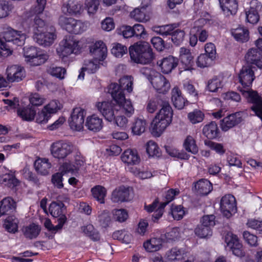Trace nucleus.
Here are the masks:
<instances>
[{
    "instance_id": "nucleus-1",
    "label": "nucleus",
    "mask_w": 262,
    "mask_h": 262,
    "mask_svg": "<svg viewBox=\"0 0 262 262\" xmlns=\"http://www.w3.org/2000/svg\"><path fill=\"white\" fill-rule=\"evenodd\" d=\"M133 81L134 78L132 76H124L120 79L119 84L111 83L108 91L113 100L119 106L120 111L128 117L133 114L134 109L130 100L125 98L124 92H132Z\"/></svg>"
},
{
    "instance_id": "nucleus-2",
    "label": "nucleus",
    "mask_w": 262,
    "mask_h": 262,
    "mask_svg": "<svg viewBox=\"0 0 262 262\" xmlns=\"http://www.w3.org/2000/svg\"><path fill=\"white\" fill-rule=\"evenodd\" d=\"M172 110L168 103L164 102L151 124L150 132L154 137H159L172 121Z\"/></svg>"
},
{
    "instance_id": "nucleus-3",
    "label": "nucleus",
    "mask_w": 262,
    "mask_h": 262,
    "mask_svg": "<svg viewBox=\"0 0 262 262\" xmlns=\"http://www.w3.org/2000/svg\"><path fill=\"white\" fill-rule=\"evenodd\" d=\"M131 60L137 63H150L154 58V53L149 44L146 41H139L130 46L128 49Z\"/></svg>"
},
{
    "instance_id": "nucleus-4",
    "label": "nucleus",
    "mask_w": 262,
    "mask_h": 262,
    "mask_svg": "<svg viewBox=\"0 0 262 262\" xmlns=\"http://www.w3.org/2000/svg\"><path fill=\"white\" fill-rule=\"evenodd\" d=\"M24 55L28 62L32 66H37L44 63L49 58L48 55L42 53L37 48L34 46L25 47Z\"/></svg>"
},
{
    "instance_id": "nucleus-5",
    "label": "nucleus",
    "mask_w": 262,
    "mask_h": 262,
    "mask_svg": "<svg viewBox=\"0 0 262 262\" xmlns=\"http://www.w3.org/2000/svg\"><path fill=\"white\" fill-rule=\"evenodd\" d=\"M59 25L68 32L75 34H80L86 29V26L79 20L72 17L61 16L58 19Z\"/></svg>"
},
{
    "instance_id": "nucleus-6",
    "label": "nucleus",
    "mask_w": 262,
    "mask_h": 262,
    "mask_svg": "<svg viewBox=\"0 0 262 262\" xmlns=\"http://www.w3.org/2000/svg\"><path fill=\"white\" fill-rule=\"evenodd\" d=\"M74 149L73 145L70 142L59 141L51 146V152L55 158L63 159L71 154Z\"/></svg>"
},
{
    "instance_id": "nucleus-7",
    "label": "nucleus",
    "mask_w": 262,
    "mask_h": 262,
    "mask_svg": "<svg viewBox=\"0 0 262 262\" xmlns=\"http://www.w3.org/2000/svg\"><path fill=\"white\" fill-rule=\"evenodd\" d=\"M59 56L63 58L72 53L77 54L79 51L78 41L74 40L71 36L66 37L60 43L57 49Z\"/></svg>"
},
{
    "instance_id": "nucleus-8",
    "label": "nucleus",
    "mask_w": 262,
    "mask_h": 262,
    "mask_svg": "<svg viewBox=\"0 0 262 262\" xmlns=\"http://www.w3.org/2000/svg\"><path fill=\"white\" fill-rule=\"evenodd\" d=\"M85 115L86 113L84 109L80 107L74 108L69 120L71 128L77 131L81 130L83 127Z\"/></svg>"
},
{
    "instance_id": "nucleus-9",
    "label": "nucleus",
    "mask_w": 262,
    "mask_h": 262,
    "mask_svg": "<svg viewBox=\"0 0 262 262\" xmlns=\"http://www.w3.org/2000/svg\"><path fill=\"white\" fill-rule=\"evenodd\" d=\"M152 73L154 74L150 77V81L157 92L162 94L167 92L170 88L169 81L159 73H155L154 71ZM148 78L149 79V78Z\"/></svg>"
},
{
    "instance_id": "nucleus-10",
    "label": "nucleus",
    "mask_w": 262,
    "mask_h": 262,
    "mask_svg": "<svg viewBox=\"0 0 262 262\" xmlns=\"http://www.w3.org/2000/svg\"><path fill=\"white\" fill-rule=\"evenodd\" d=\"M220 208L224 215L229 217L236 212V203L234 196L227 194L222 197L220 202Z\"/></svg>"
},
{
    "instance_id": "nucleus-11",
    "label": "nucleus",
    "mask_w": 262,
    "mask_h": 262,
    "mask_svg": "<svg viewBox=\"0 0 262 262\" xmlns=\"http://www.w3.org/2000/svg\"><path fill=\"white\" fill-rule=\"evenodd\" d=\"M243 113L241 112L231 114L220 121L222 129L226 132L243 121Z\"/></svg>"
},
{
    "instance_id": "nucleus-12",
    "label": "nucleus",
    "mask_w": 262,
    "mask_h": 262,
    "mask_svg": "<svg viewBox=\"0 0 262 262\" xmlns=\"http://www.w3.org/2000/svg\"><path fill=\"white\" fill-rule=\"evenodd\" d=\"M180 59L181 60V64L179 67L180 72L190 71L193 69V57L189 49L184 47L180 48Z\"/></svg>"
},
{
    "instance_id": "nucleus-13",
    "label": "nucleus",
    "mask_w": 262,
    "mask_h": 262,
    "mask_svg": "<svg viewBox=\"0 0 262 262\" xmlns=\"http://www.w3.org/2000/svg\"><path fill=\"white\" fill-rule=\"evenodd\" d=\"M6 74L7 80L9 82H19L26 77L25 69L17 65L8 67Z\"/></svg>"
},
{
    "instance_id": "nucleus-14",
    "label": "nucleus",
    "mask_w": 262,
    "mask_h": 262,
    "mask_svg": "<svg viewBox=\"0 0 262 262\" xmlns=\"http://www.w3.org/2000/svg\"><path fill=\"white\" fill-rule=\"evenodd\" d=\"M225 242L234 255L238 257L244 256L242 244L239 242L236 235L228 233L225 237Z\"/></svg>"
},
{
    "instance_id": "nucleus-15",
    "label": "nucleus",
    "mask_w": 262,
    "mask_h": 262,
    "mask_svg": "<svg viewBox=\"0 0 262 262\" xmlns=\"http://www.w3.org/2000/svg\"><path fill=\"white\" fill-rule=\"evenodd\" d=\"M26 35L21 31H17L14 29H11L4 33L3 39L6 42L12 43L18 46H22L24 44Z\"/></svg>"
},
{
    "instance_id": "nucleus-16",
    "label": "nucleus",
    "mask_w": 262,
    "mask_h": 262,
    "mask_svg": "<svg viewBox=\"0 0 262 262\" xmlns=\"http://www.w3.org/2000/svg\"><path fill=\"white\" fill-rule=\"evenodd\" d=\"M115 103L118 105L113 100L112 102L104 101L97 104L98 110L108 121H112L115 119V112L113 108V105H114ZM118 106L119 107V105Z\"/></svg>"
},
{
    "instance_id": "nucleus-17",
    "label": "nucleus",
    "mask_w": 262,
    "mask_h": 262,
    "mask_svg": "<svg viewBox=\"0 0 262 262\" xmlns=\"http://www.w3.org/2000/svg\"><path fill=\"white\" fill-rule=\"evenodd\" d=\"M131 199L132 195L129 188L124 186H121L118 189L114 190L111 197L112 201L115 203L128 201Z\"/></svg>"
},
{
    "instance_id": "nucleus-18",
    "label": "nucleus",
    "mask_w": 262,
    "mask_h": 262,
    "mask_svg": "<svg viewBox=\"0 0 262 262\" xmlns=\"http://www.w3.org/2000/svg\"><path fill=\"white\" fill-rule=\"evenodd\" d=\"M56 36L53 32H41L33 35L34 40L40 45L44 47L50 46L51 45Z\"/></svg>"
},
{
    "instance_id": "nucleus-19",
    "label": "nucleus",
    "mask_w": 262,
    "mask_h": 262,
    "mask_svg": "<svg viewBox=\"0 0 262 262\" xmlns=\"http://www.w3.org/2000/svg\"><path fill=\"white\" fill-rule=\"evenodd\" d=\"M90 52L94 59H97L100 62L106 57L107 49L102 41H99L90 48Z\"/></svg>"
},
{
    "instance_id": "nucleus-20",
    "label": "nucleus",
    "mask_w": 262,
    "mask_h": 262,
    "mask_svg": "<svg viewBox=\"0 0 262 262\" xmlns=\"http://www.w3.org/2000/svg\"><path fill=\"white\" fill-rule=\"evenodd\" d=\"M100 64V62L97 59L85 60L78 78L79 79L84 78V71H86L90 74L95 73L99 69Z\"/></svg>"
},
{
    "instance_id": "nucleus-21",
    "label": "nucleus",
    "mask_w": 262,
    "mask_h": 262,
    "mask_svg": "<svg viewBox=\"0 0 262 262\" xmlns=\"http://www.w3.org/2000/svg\"><path fill=\"white\" fill-rule=\"evenodd\" d=\"M178 59L172 56H169L163 59L159 64L161 71L164 74L170 73L178 64Z\"/></svg>"
},
{
    "instance_id": "nucleus-22",
    "label": "nucleus",
    "mask_w": 262,
    "mask_h": 262,
    "mask_svg": "<svg viewBox=\"0 0 262 262\" xmlns=\"http://www.w3.org/2000/svg\"><path fill=\"white\" fill-rule=\"evenodd\" d=\"M16 208V202L11 198H5L0 203V217L13 212Z\"/></svg>"
},
{
    "instance_id": "nucleus-23",
    "label": "nucleus",
    "mask_w": 262,
    "mask_h": 262,
    "mask_svg": "<svg viewBox=\"0 0 262 262\" xmlns=\"http://www.w3.org/2000/svg\"><path fill=\"white\" fill-rule=\"evenodd\" d=\"M221 8L227 15H234L238 9L237 0H219Z\"/></svg>"
},
{
    "instance_id": "nucleus-24",
    "label": "nucleus",
    "mask_w": 262,
    "mask_h": 262,
    "mask_svg": "<svg viewBox=\"0 0 262 262\" xmlns=\"http://www.w3.org/2000/svg\"><path fill=\"white\" fill-rule=\"evenodd\" d=\"M122 161L128 165H136L140 162V159L136 150L127 149L121 156Z\"/></svg>"
},
{
    "instance_id": "nucleus-25",
    "label": "nucleus",
    "mask_w": 262,
    "mask_h": 262,
    "mask_svg": "<svg viewBox=\"0 0 262 262\" xmlns=\"http://www.w3.org/2000/svg\"><path fill=\"white\" fill-rule=\"evenodd\" d=\"M34 165L36 171L43 176L48 174L51 167V164L46 158H38L35 161Z\"/></svg>"
},
{
    "instance_id": "nucleus-26",
    "label": "nucleus",
    "mask_w": 262,
    "mask_h": 262,
    "mask_svg": "<svg viewBox=\"0 0 262 262\" xmlns=\"http://www.w3.org/2000/svg\"><path fill=\"white\" fill-rule=\"evenodd\" d=\"M194 188L199 194L206 195L212 190V185L208 180L202 179L195 183Z\"/></svg>"
},
{
    "instance_id": "nucleus-27",
    "label": "nucleus",
    "mask_w": 262,
    "mask_h": 262,
    "mask_svg": "<svg viewBox=\"0 0 262 262\" xmlns=\"http://www.w3.org/2000/svg\"><path fill=\"white\" fill-rule=\"evenodd\" d=\"M85 126L91 131L99 132L102 128V120L97 115H93L87 118Z\"/></svg>"
},
{
    "instance_id": "nucleus-28",
    "label": "nucleus",
    "mask_w": 262,
    "mask_h": 262,
    "mask_svg": "<svg viewBox=\"0 0 262 262\" xmlns=\"http://www.w3.org/2000/svg\"><path fill=\"white\" fill-rule=\"evenodd\" d=\"M203 133L208 139H213L217 137L220 130L217 123L211 121L205 125L203 128Z\"/></svg>"
},
{
    "instance_id": "nucleus-29",
    "label": "nucleus",
    "mask_w": 262,
    "mask_h": 262,
    "mask_svg": "<svg viewBox=\"0 0 262 262\" xmlns=\"http://www.w3.org/2000/svg\"><path fill=\"white\" fill-rule=\"evenodd\" d=\"M0 183L9 187L13 188L18 185V181L11 171L7 170L6 173L0 177Z\"/></svg>"
},
{
    "instance_id": "nucleus-30",
    "label": "nucleus",
    "mask_w": 262,
    "mask_h": 262,
    "mask_svg": "<svg viewBox=\"0 0 262 262\" xmlns=\"http://www.w3.org/2000/svg\"><path fill=\"white\" fill-rule=\"evenodd\" d=\"M171 100L173 105L178 110L183 108L187 102L181 95V92L178 88H174L172 90Z\"/></svg>"
},
{
    "instance_id": "nucleus-31",
    "label": "nucleus",
    "mask_w": 262,
    "mask_h": 262,
    "mask_svg": "<svg viewBox=\"0 0 262 262\" xmlns=\"http://www.w3.org/2000/svg\"><path fill=\"white\" fill-rule=\"evenodd\" d=\"M231 34L238 41L246 42L249 38V31L244 27H239L231 30Z\"/></svg>"
},
{
    "instance_id": "nucleus-32",
    "label": "nucleus",
    "mask_w": 262,
    "mask_h": 262,
    "mask_svg": "<svg viewBox=\"0 0 262 262\" xmlns=\"http://www.w3.org/2000/svg\"><path fill=\"white\" fill-rule=\"evenodd\" d=\"M186 254L184 249L174 247L167 252L166 257L169 261L180 260L184 257Z\"/></svg>"
},
{
    "instance_id": "nucleus-33",
    "label": "nucleus",
    "mask_w": 262,
    "mask_h": 262,
    "mask_svg": "<svg viewBox=\"0 0 262 262\" xmlns=\"http://www.w3.org/2000/svg\"><path fill=\"white\" fill-rule=\"evenodd\" d=\"M66 209L64 204L61 202H53L49 206V210L51 215L54 217H60L63 214V210Z\"/></svg>"
},
{
    "instance_id": "nucleus-34",
    "label": "nucleus",
    "mask_w": 262,
    "mask_h": 262,
    "mask_svg": "<svg viewBox=\"0 0 262 262\" xmlns=\"http://www.w3.org/2000/svg\"><path fill=\"white\" fill-rule=\"evenodd\" d=\"M36 110L33 106H27L17 110V114L23 120L31 121L34 119Z\"/></svg>"
},
{
    "instance_id": "nucleus-35",
    "label": "nucleus",
    "mask_w": 262,
    "mask_h": 262,
    "mask_svg": "<svg viewBox=\"0 0 262 262\" xmlns=\"http://www.w3.org/2000/svg\"><path fill=\"white\" fill-rule=\"evenodd\" d=\"M67 221L66 215H62L58 219V224L54 226L49 219H46L44 223V225L49 231H51L52 233H56L59 230L62 229L63 225Z\"/></svg>"
},
{
    "instance_id": "nucleus-36",
    "label": "nucleus",
    "mask_w": 262,
    "mask_h": 262,
    "mask_svg": "<svg viewBox=\"0 0 262 262\" xmlns=\"http://www.w3.org/2000/svg\"><path fill=\"white\" fill-rule=\"evenodd\" d=\"M205 21V19L204 18L199 19L194 23L193 26V27L198 29V36L199 41L201 42H205L208 37V32L203 28Z\"/></svg>"
},
{
    "instance_id": "nucleus-37",
    "label": "nucleus",
    "mask_w": 262,
    "mask_h": 262,
    "mask_svg": "<svg viewBox=\"0 0 262 262\" xmlns=\"http://www.w3.org/2000/svg\"><path fill=\"white\" fill-rule=\"evenodd\" d=\"M18 221L14 215L8 216L5 220L4 227L10 233H14L17 231Z\"/></svg>"
},
{
    "instance_id": "nucleus-38",
    "label": "nucleus",
    "mask_w": 262,
    "mask_h": 262,
    "mask_svg": "<svg viewBox=\"0 0 262 262\" xmlns=\"http://www.w3.org/2000/svg\"><path fill=\"white\" fill-rule=\"evenodd\" d=\"M40 231V228L38 225L32 224L25 227L23 229L24 235L29 239L36 238Z\"/></svg>"
},
{
    "instance_id": "nucleus-39",
    "label": "nucleus",
    "mask_w": 262,
    "mask_h": 262,
    "mask_svg": "<svg viewBox=\"0 0 262 262\" xmlns=\"http://www.w3.org/2000/svg\"><path fill=\"white\" fill-rule=\"evenodd\" d=\"M66 8L68 13L71 15L80 14L82 11V4L77 1L69 0Z\"/></svg>"
},
{
    "instance_id": "nucleus-40",
    "label": "nucleus",
    "mask_w": 262,
    "mask_h": 262,
    "mask_svg": "<svg viewBox=\"0 0 262 262\" xmlns=\"http://www.w3.org/2000/svg\"><path fill=\"white\" fill-rule=\"evenodd\" d=\"M130 15L138 21L145 22L149 19L148 15L146 14V9L142 7L135 9L130 12Z\"/></svg>"
},
{
    "instance_id": "nucleus-41",
    "label": "nucleus",
    "mask_w": 262,
    "mask_h": 262,
    "mask_svg": "<svg viewBox=\"0 0 262 262\" xmlns=\"http://www.w3.org/2000/svg\"><path fill=\"white\" fill-rule=\"evenodd\" d=\"M146 122L144 119H137L133 123L132 127V133L135 135H141L146 129Z\"/></svg>"
},
{
    "instance_id": "nucleus-42",
    "label": "nucleus",
    "mask_w": 262,
    "mask_h": 262,
    "mask_svg": "<svg viewBox=\"0 0 262 262\" xmlns=\"http://www.w3.org/2000/svg\"><path fill=\"white\" fill-rule=\"evenodd\" d=\"M166 101L159 97L151 99L147 102L146 110L149 113H154L159 107H162L164 102Z\"/></svg>"
},
{
    "instance_id": "nucleus-43",
    "label": "nucleus",
    "mask_w": 262,
    "mask_h": 262,
    "mask_svg": "<svg viewBox=\"0 0 262 262\" xmlns=\"http://www.w3.org/2000/svg\"><path fill=\"white\" fill-rule=\"evenodd\" d=\"M93 197L100 203H104V198L106 196V190L105 188L101 186L98 185L91 189Z\"/></svg>"
},
{
    "instance_id": "nucleus-44",
    "label": "nucleus",
    "mask_w": 262,
    "mask_h": 262,
    "mask_svg": "<svg viewBox=\"0 0 262 262\" xmlns=\"http://www.w3.org/2000/svg\"><path fill=\"white\" fill-rule=\"evenodd\" d=\"M214 60V58L204 53L200 54L198 57L196 63L198 67L204 68L212 66Z\"/></svg>"
},
{
    "instance_id": "nucleus-45",
    "label": "nucleus",
    "mask_w": 262,
    "mask_h": 262,
    "mask_svg": "<svg viewBox=\"0 0 262 262\" xmlns=\"http://www.w3.org/2000/svg\"><path fill=\"white\" fill-rule=\"evenodd\" d=\"M146 152L150 157H160L161 156V151L157 143L150 140L146 144Z\"/></svg>"
},
{
    "instance_id": "nucleus-46",
    "label": "nucleus",
    "mask_w": 262,
    "mask_h": 262,
    "mask_svg": "<svg viewBox=\"0 0 262 262\" xmlns=\"http://www.w3.org/2000/svg\"><path fill=\"white\" fill-rule=\"evenodd\" d=\"M30 29L33 33V35H35L39 32L44 31L46 27L45 22L42 19L35 16L34 20L31 23Z\"/></svg>"
},
{
    "instance_id": "nucleus-47",
    "label": "nucleus",
    "mask_w": 262,
    "mask_h": 262,
    "mask_svg": "<svg viewBox=\"0 0 262 262\" xmlns=\"http://www.w3.org/2000/svg\"><path fill=\"white\" fill-rule=\"evenodd\" d=\"M161 241L160 239L151 238L145 242L143 244L144 248L148 252H155L159 250L161 247Z\"/></svg>"
},
{
    "instance_id": "nucleus-48",
    "label": "nucleus",
    "mask_w": 262,
    "mask_h": 262,
    "mask_svg": "<svg viewBox=\"0 0 262 262\" xmlns=\"http://www.w3.org/2000/svg\"><path fill=\"white\" fill-rule=\"evenodd\" d=\"M183 146L186 151L195 154L198 151V148L196 145L195 141L191 136H188L184 140Z\"/></svg>"
},
{
    "instance_id": "nucleus-49",
    "label": "nucleus",
    "mask_w": 262,
    "mask_h": 262,
    "mask_svg": "<svg viewBox=\"0 0 262 262\" xmlns=\"http://www.w3.org/2000/svg\"><path fill=\"white\" fill-rule=\"evenodd\" d=\"M223 86L222 80L221 78L214 76L208 81L207 88L211 92H217Z\"/></svg>"
},
{
    "instance_id": "nucleus-50",
    "label": "nucleus",
    "mask_w": 262,
    "mask_h": 262,
    "mask_svg": "<svg viewBox=\"0 0 262 262\" xmlns=\"http://www.w3.org/2000/svg\"><path fill=\"white\" fill-rule=\"evenodd\" d=\"M195 234L201 238H206L212 235V229L202 224L199 225L195 229Z\"/></svg>"
},
{
    "instance_id": "nucleus-51",
    "label": "nucleus",
    "mask_w": 262,
    "mask_h": 262,
    "mask_svg": "<svg viewBox=\"0 0 262 262\" xmlns=\"http://www.w3.org/2000/svg\"><path fill=\"white\" fill-rule=\"evenodd\" d=\"M177 27L176 24H171L161 26H155L154 30L155 32L162 36H167L171 33V31Z\"/></svg>"
},
{
    "instance_id": "nucleus-52",
    "label": "nucleus",
    "mask_w": 262,
    "mask_h": 262,
    "mask_svg": "<svg viewBox=\"0 0 262 262\" xmlns=\"http://www.w3.org/2000/svg\"><path fill=\"white\" fill-rule=\"evenodd\" d=\"M245 58L248 63L254 64L260 58V54L257 49L252 48L248 51Z\"/></svg>"
},
{
    "instance_id": "nucleus-53",
    "label": "nucleus",
    "mask_w": 262,
    "mask_h": 262,
    "mask_svg": "<svg viewBox=\"0 0 262 262\" xmlns=\"http://www.w3.org/2000/svg\"><path fill=\"white\" fill-rule=\"evenodd\" d=\"M188 118L192 124L201 122L204 118V114L202 111L195 110L188 114Z\"/></svg>"
},
{
    "instance_id": "nucleus-54",
    "label": "nucleus",
    "mask_w": 262,
    "mask_h": 262,
    "mask_svg": "<svg viewBox=\"0 0 262 262\" xmlns=\"http://www.w3.org/2000/svg\"><path fill=\"white\" fill-rule=\"evenodd\" d=\"M171 40L177 46L180 45L184 40L185 32L183 30L177 29L171 31Z\"/></svg>"
},
{
    "instance_id": "nucleus-55",
    "label": "nucleus",
    "mask_w": 262,
    "mask_h": 262,
    "mask_svg": "<svg viewBox=\"0 0 262 262\" xmlns=\"http://www.w3.org/2000/svg\"><path fill=\"white\" fill-rule=\"evenodd\" d=\"M98 220L102 227H107L111 222V216L109 212L107 210H103L99 212Z\"/></svg>"
},
{
    "instance_id": "nucleus-56",
    "label": "nucleus",
    "mask_w": 262,
    "mask_h": 262,
    "mask_svg": "<svg viewBox=\"0 0 262 262\" xmlns=\"http://www.w3.org/2000/svg\"><path fill=\"white\" fill-rule=\"evenodd\" d=\"M48 72L53 76L62 79L64 77L66 70L64 68L59 67H51L48 69Z\"/></svg>"
},
{
    "instance_id": "nucleus-57",
    "label": "nucleus",
    "mask_w": 262,
    "mask_h": 262,
    "mask_svg": "<svg viewBox=\"0 0 262 262\" xmlns=\"http://www.w3.org/2000/svg\"><path fill=\"white\" fill-rule=\"evenodd\" d=\"M246 19L247 21L252 24H256L259 19V16L257 10L253 7L246 12Z\"/></svg>"
},
{
    "instance_id": "nucleus-58",
    "label": "nucleus",
    "mask_w": 262,
    "mask_h": 262,
    "mask_svg": "<svg viewBox=\"0 0 262 262\" xmlns=\"http://www.w3.org/2000/svg\"><path fill=\"white\" fill-rule=\"evenodd\" d=\"M127 52V47L119 43H115L111 50L112 53L117 57H121Z\"/></svg>"
},
{
    "instance_id": "nucleus-59",
    "label": "nucleus",
    "mask_w": 262,
    "mask_h": 262,
    "mask_svg": "<svg viewBox=\"0 0 262 262\" xmlns=\"http://www.w3.org/2000/svg\"><path fill=\"white\" fill-rule=\"evenodd\" d=\"M112 213L114 219L120 223L125 221L128 217L127 212L123 209H115Z\"/></svg>"
},
{
    "instance_id": "nucleus-60",
    "label": "nucleus",
    "mask_w": 262,
    "mask_h": 262,
    "mask_svg": "<svg viewBox=\"0 0 262 262\" xmlns=\"http://www.w3.org/2000/svg\"><path fill=\"white\" fill-rule=\"evenodd\" d=\"M12 53L8 42L0 38V56L7 57Z\"/></svg>"
},
{
    "instance_id": "nucleus-61",
    "label": "nucleus",
    "mask_w": 262,
    "mask_h": 262,
    "mask_svg": "<svg viewBox=\"0 0 262 262\" xmlns=\"http://www.w3.org/2000/svg\"><path fill=\"white\" fill-rule=\"evenodd\" d=\"M205 144L220 155H223L225 152V149L221 143L214 142L210 140H205Z\"/></svg>"
},
{
    "instance_id": "nucleus-62",
    "label": "nucleus",
    "mask_w": 262,
    "mask_h": 262,
    "mask_svg": "<svg viewBox=\"0 0 262 262\" xmlns=\"http://www.w3.org/2000/svg\"><path fill=\"white\" fill-rule=\"evenodd\" d=\"M85 7L89 14H95L98 9L99 0H86Z\"/></svg>"
},
{
    "instance_id": "nucleus-63",
    "label": "nucleus",
    "mask_w": 262,
    "mask_h": 262,
    "mask_svg": "<svg viewBox=\"0 0 262 262\" xmlns=\"http://www.w3.org/2000/svg\"><path fill=\"white\" fill-rule=\"evenodd\" d=\"M45 99L37 93L31 94L29 97V101L31 106H38L42 105L45 102Z\"/></svg>"
},
{
    "instance_id": "nucleus-64",
    "label": "nucleus",
    "mask_w": 262,
    "mask_h": 262,
    "mask_svg": "<svg viewBox=\"0 0 262 262\" xmlns=\"http://www.w3.org/2000/svg\"><path fill=\"white\" fill-rule=\"evenodd\" d=\"M170 213L174 220L179 221L183 218L185 212L183 209V207L179 205L172 206Z\"/></svg>"
}]
</instances>
